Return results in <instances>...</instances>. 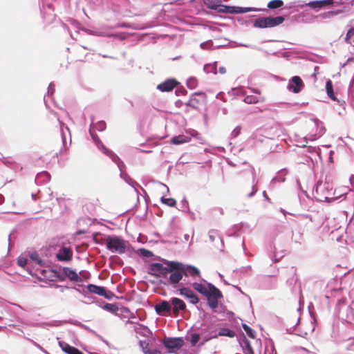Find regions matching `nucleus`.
I'll list each match as a JSON object with an SVG mask.
<instances>
[{
	"label": "nucleus",
	"instance_id": "f257e3e1",
	"mask_svg": "<svg viewBox=\"0 0 354 354\" xmlns=\"http://www.w3.org/2000/svg\"><path fill=\"white\" fill-rule=\"evenodd\" d=\"M203 283L194 282L192 288L207 299L209 306L215 309L218 306V299L223 297L221 292L212 283L203 280Z\"/></svg>",
	"mask_w": 354,
	"mask_h": 354
},
{
	"label": "nucleus",
	"instance_id": "f03ea898",
	"mask_svg": "<svg viewBox=\"0 0 354 354\" xmlns=\"http://www.w3.org/2000/svg\"><path fill=\"white\" fill-rule=\"evenodd\" d=\"M91 135L97 147L99 149L102 150L104 154L109 156L112 160V161L114 162L118 165V169L120 171V178H122L127 183H128L129 185L133 187L136 190V187H140V185L136 181L131 179L126 173L124 163L120 159V158L115 153L106 148V147L103 145V143L102 142V141L100 140L97 136L93 134L92 132Z\"/></svg>",
	"mask_w": 354,
	"mask_h": 354
},
{
	"label": "nucleus",
	"instance_id": "7ed1b4c3",
	"mask_svg": "<svg viewBox=\"0 0 354 354\" xmlns=\"http://www.w3.org/2000/svg\"><path fill=\"white\" fill-rule=\"evenodd\" d=\"M313 194L317 201L329 202L334 198L333 185L326 179L319 180L313 190Z\"/></svg>",
	"mask_w": 354,
	"mask_h": 354
},
{
	"label": "nucleus",
	"instance_id": "20e7f679",
	"mask_svg": "<svg viewBox=\"0 0 354 354\" xmlns=\"http://www.w3.org/2000/svg\"><path fill=\"white\" fill-rule=\"evenodd\" d=\"M106 248L113 253L122 254L125 252L128 242L115 235L108 236L105 239Z\"/></svg>",
	"mask_w": 354,
	"mask_h": 354
},
{
	"label": "nucleus",
	"instance_id": "39448f33",
	"mask_svg": "<svg viewBox=\"0 0 354 354\" xmlns=\"http://www.w3.org/2000/svg\"><path fill=\"white\" fill-rule=\"evenodd\" d=\"M183 267L181 266V263L178 261H174L171 263V270H169V277H166V280L162 281L165 285H171L173 287H176V285L180 282L183 277Z\"/></svg>",
	"mask_w": 354,
	"mask_h": 354
},
{
	"label": "nucleus",
	"instance_id": "423d86ee",
	"mask_svg": "<svg viewBox=\"0 0 354 354\" xmlns=\"http://www.w3.org/2000/svg\"><path fill=\"white\" fill-rule=\"evenodd\" d=\"M174 261H170L167 260H163L162 263H153L149 266V273L151 275H153L158 277H162L166 280V277L169 272V270H171V263H173Z\"/></svg>",
	"mask_w": 354,
	"mask_h": 354
},
{
	"label": "nucleus",
	"instance_id": "0eeeda50",
	"mask_svg": "<svg viewBox=\"0 0 354 354\" xmlns=\"http://www.w3.org/2000/svg\"><path fill=\"white\" fill-rule=\"evenodd\" d=\"M285 19L282 16L259 17L252 22L254 28H273L281 24Z\"/></svg>",
	"mask_w": 354,
	"mask_h": 354
},
{
	"label": "nucleus",
	"instance_id": "6e6552de",
	"mask_svg": "<svg viewBox=\"0 0 354 354\" xmlns=\"http://www.w3.org/2000/svg\"><path fill=\"white\" fill-rule=\"evenodd\" d=\"M335 313L339 319L346 320H352L354 316L352 308L347 305L346 299L344 298L338 300Z\"/></svg>",
	"mask_w": 354,
	"mask_h": 354
},
{
	"label": "nucleus",
	"instance_id": "1a4fd4ad",
	"mask_svg": "<svg viewBox=\"0 0 354 354\" xmlns=\"http://www.w3.org/2000/svg\"><path fill=\"white\" fill-rule=\"evenodd\" d=\"M73 250L69 243H64L57 246L56 257L59 261H68L72 259Z\"/></svg>",
	"mask_w": 354,
	"mask_h": 354
},
{
	"label": "nucleus",
	"instance_id": "9d476101",
	"mask_svg": "<svg viewBox=\"0 0 354 354\" xmlns=\"http://www.w3.org/2000/svg\"><path fill=\"white\" fill-rule=\"evenodd\" d=\"M163 344L169 350V353H175L176 351L182 348L184 344V340L183 337H165Z\"/></svg>",
	"mask_w": 354,
	"mask_h": 354
},
{
	"label": "nucleus",
	"instance_id": "9b49d317",
	"mask_svg": "<svg viewBox=\"0 0 354 354\" xmlns=\"http://www.w3.org/2000/svg\"><path fill=\"white\" fill-rule=\"evenodd\" d=\"M155 310L158 315L160 316H169L171 315V306L170 300L165 301L162 300L160 302L156 304L154 306Z\"/></svg>",
	"mask_w": 354,
	"mask_h": 354
},
{
	"label": "nucleus",
	"instance_id": "f8f14e48",
	"mask_svg": "<svg viewBox=\"0 0 354 354\" xmlns=\"http://www.w3.org/2000/svg\"><path fill=\"white\" fill-rule=\"evenodd\" d=\"M304 87V82L300 77L294 76L290 80L287 86V88L289 91L298 93L300 92Z\"/></svg>",
	"mask_w": 354,
	"mask_h": 354
},
{
	"label": "nucleus",
	"instance_id": "ddd939ff",
	"mask_svg": "<svg viewBox=\"0 0 354 354\" xmlns=\"http://www.w3.org/2000/svg\"><path fill=\"white\" fill-rule=\"evenodd\" d=\"M59 127H60V132L62 139V143L63 146L65 148L68 147V145H70L71 143V135L69 128L65 125V124L60 121L59 119H58Z\"/></svg>",
	"mask_w": 354,
	"mask_h": 354
},
{
	"label": "nucleus",
	"instance_id": "4468645a",
	"mask_svg": "<svg viewBox=\"0 0 354 354\" xmlns=\"http://www.w3.org/2000/svg\"><path fill=\"white\" fill-rule=\"evenodd\" d=\"M171 310L174 315H178L180 310H183L186 308L185 303L180 299L173 297L170 299Z\"/></svg>",
	"mask_w": 354,
	"mask_h": 354
},
{
	"label": "nucleus",
	"instance_id": "2eb2a0df",
	"mask_svg": "<svg viewBox=\"0 0 354 354\" xmlns=\"http://www.w3.org/2000/svg\"><path fill=\"white\" fill-rule=\"evenodd\" d=\"M178 84L175 79H167L157 86V88L162 92L171 91Z\"/></svg>",
	"mask_w": 354,
	"mask_h": 354
},
{
	"label": "nucleus",
	"instance_id": "dca6fc26",
	"mask_svg": "<svg viewBox=\"0 0 354 354\" xmlns=\"http://www.w3.org/2000/svg\"><path fill=\"white\" fill-rule=\"evenodd\" d=\"M87 289L88 290V293H94L100 296H104L105 298H109L107 295L106 289L102 286H98L94 284H88L87 285Z\"/></svg>",
	"mask_w": 354,
	"mask_h": 354
},
{
	"label": "nucleus",
	"instance_id": "f3484780",
	"mask_svg": "<svg viewBox=\"0 0 354 354\" xmlns=\"http://www.w3.org/2000/svg\"><path fill=\"white\" fill-rule=\"evenodd\" d=\"M179 291H180V294L187 297L192 304H196L198 302V297L190 289L183 287V288H181L179 290Z\"/></svg>",
	"mask_w": 354,
	"mask_h": 354
},
{
	"label": "nucleus",
	"instance_id": "a211bd4d",
	"mask_svg": "<svg viewBox=\"0 0 354 354\" xmlns=\"http://www.w3.org/2000/svg\"><path fill=\"white\" fill-rule=\"evenodd\" d=\"M181 266L183 267V275L188 277H194L200 274V270L195 266L191 265H187L181 263Z\"/></svg>",
	"mask_w": 354,
	"mask_h": 354
},
{
	"label": "nucleus",
	"instance_id": "6ab92c4d",
	"mask_svg": "<svg viewBox=\"0 0 354 354\" xmlns=\"http://www.w3.org/2000/svg\"><path fill=\"white\" fill-rule=\"evenodd\" d=\"M239 342L244 354H254L250 342L244 335L240 337Z\"/></svg>",
	"mask_w": 354,
	"mask_h": 354
},
{
	"label": "nucleus",
	"instance_id": "aec40b11",
	"mask_svg": "<svg viewBox=\"0 0 354 354\" xmlns=\"http://www.w3.org/2000/svg\"><path fill=\"white\" fill-rule=\"evenodd\" d=\"M59 345L62 350L66 354H83L80 350L75 347L70 346L68 344L64 342L59 341Z\"/></svg>",
	"mask_w": 354,
	"mask_h": 354
},
{
	"label": "nucleus",
	"instance_id": "412c9836",
	"mask_svg": "<svg viewBox=\"0 0 354 354\" xmlns=\"http://www.w3.org/2000/svg\"><path fill=\"white\" fill-rule=\"evenodd\" d=\"M332 3L333 2L328 0H317L310 1L308 3H305V5L308 6L312 9H317L328 6Z\"/></svg>",
	"mask_w": 354,
	"mask_h": 354
},
{
	"label": "nucleus",
	"instance_id": "4be33fe9",
	"mask_svg": "<svg viewBox=\"0 0 354 354\" xmlns=\"http://www.w3.org/2000/svg\"><path fill=\"white\" fill-rule=\"evenodd\" d=\"M326 91L328 96L331 100H333L334 101H337V102L339 103V104H341V105H343V104L345 103V102L344 100L340 101V100H337L335 97V96L334 95L333 83H332L331 80H330L326 81Z\"/></svg>",
	"mask_w": 354,
	"mask_h": 354
},
{
	"label": "nucleus",
	"instance_id": "5701e85b",
	"mask_svg": "<svg viewBox=\"0 0 354 354\" xmlns=\"http://www.w3.org/2000/svg\"><path fill=\"white\" fill-rule=\"evenodd\" d=\"M62 274L68 277L71 281H77L80 280V277L77 272L69 268H64L62 269Z\"/></svg>",
	"mask_w": 354,
	"mask_h": 354
},
{
	"label": "nucleus",
	"instance_id": "b1692460",
	"mask_svg": "<svg viewBox=\"0 0 354 354\" xmlns=\"http://www.w3.org/2000/svg\"><path fill=\"white\" fill-rule=\"evenodd\" d=\"M251 174H252V191L248 194V198H252V196H254V194L257 193V190H258V188H257V184H258V180L257 179V176H256V171H255V169L254 167H252L251 168Z\"/></svg>",
	"mask_w": 354,
	"mask_h": 354
},
{
	"label": "nucleus",
	"instance_id": "393cba45",
	"mask_svg": "<svg viewBox=\"0 0 354 354\" xmlns=\"http://www.w3.org/2000/svg\"><path fill=\"white\" fill-rule=\"evenodd\" d=\"M288 174L286 169H281L279 171L277 176L273 178L270 182V187L273 188L276 182H284L286 178L285 176Z\"/></svg>",
	"mask_w": 354,
	"mask_h": 354
},
{
	"label": "nucleus",
	"instance_id": "a878e982",
	"mask_svg": "<svg viewBox=\"0 0 354 354\" xmlns=\"http://www.w3.org/2000/svg\"><path fill=\"white\" fill-rule=\"evenodd\" d=\"M259 10L257 8H252V7H239V6H232L231 13L230 14H242L245 13L250 11H257Z\"/></svg>",
	"mask_w": 354,
	"mask_h": 354
},
{
	"label": "nucleus",
	"instance_id": "bb28decb",
	"mask_svg": "<svg viewBox=\"0 0 354 354\" xmlns=\"http://www.w3.org/2000/svg\"><path fill=\"white\" fill-rule=\"evenodd\" d=\"M197 95H201L203 97H205V94L203 92H196L189 97V101L186 103L187 106H189L192 107H196L199 104V100L196 99V96Z\"/></svg>",
	"mask_w": 354,
	"mask_h": 354
},
{
	"label": "nucleus",
	"instance_id": "cd10ccee",
	"mask_svg": "<svg viewBox=\"0 0 354 354\" xmlns=\"http://www.w3.org/2000/svg\"><path fill=\"white\" fill-rule=\"evenodd\" d=\"M257 95H248L244 97V102L246 104H256L261 102L260 92L259 91H255Z\"/></svg>",
	"mask_w": 354,
	"mask_h": 354
},
{
	"label": "nucleus",
	"instance_id": "c85d7f7f",
	"mask_svg": "<svg viewBox=\"0 0 354 354\" xmlns=\"http://www.w3.org/2000/svg\"><path fill=\"white\" fill-rule=\"evenodd\" d=\"M50 179V174L46 171L39 173L35 177V183L37 184H41L48 183Z\"/></svg>",
	"mask_w": 354,
	"mask_h": 354
},
{
	"label": "nucleus",
	"instance_id": "c756f323",
	"mask_svg": "<svg viewBox=\"0 0 354 354\" xmlns=\"http://www.w3.org/2000/svg\"><path fill=\"white\" fill-rule=\"evenodd\" d=\"M189 140L190 138L189 136L182 134L173 137L171 140V143L174 145H181L189 142Z\"/></svg>",
	"mask_w": 354,
	"mask_h": 354
},
{
	"label": "nucleus",
	"instance_id": "7c9ffc66",
	"mask_svg": "<svg viewBox=\"0 0 354 354\" xmlns=\"http://www.w3.org/2000/svg\"><path fill=\"white\" fill-rule=\"evenodd\" d=\"M92 123H93V121H92ZM91 128H95V129H97V131H104L105 129H106V123L104 122V121H99L98 122H97L95 124H91V128L89 129V132H90V135L91 136H92L91 135V132L93 133V134L94 135H96L93 131V130L91 129ZM92 138V140L93 139V137ZM94 141V140H93ZM95 143V142H93Z\"/></svg>",
	"mask_w": 354,
	"mask_h": 354
},
{
	"label": "nucleus",
	"instance_id": "2f4dec72",
	"mask_svg": "<svg viewBox=\"0 0 354 354\" xmlns=\"http://www.w3.org/2000/svg\"><path fill=\"white\" fill-rule=\"evenodd\" d=\"M64 322L60 320H53L49 322L39 324V326L42 328L50 327H58L64 324Z\"/></svg>",
	"mask_w": 354,
	"mask_h": 354
},
{
	"label": "nucleus",
	"instance_id": "473e14b6",
	"mask_svg": "<svg viewBox=\"0 0 354 354\" xmlns=\"http://www.w3.org/2000/svg\"><path fill=\"white\" fill-rule=\"evenodd\" d=\"M217 62L207 64L204 66L203 70L207 73L216 74Z\"/></svg>",
	"mask_w": 354,
	"mask_h": 354
},
{
	"label": "nucleus",
	"instance_id": "72a5a7b5",
	"mask_svg": "<svg viewBox=\"0 0 354 354\" xmlns=\"http://www.w3.org/2000/svg\"><path fill=\"white\" fill-rule=\"evenodd\" d=\"M218 336H226L229 337H234L236 335L235 332L227 328H221L218 333Z\"/></svg>",
	"mask_w": 354,
	"mask_h": 354
},
{
	"label": "nucleus",
	"instance_id": "f704fd0d",
	"mask_svg": "<svg viewBox=\"0 0 354 354\" xmlns=\"http://www.w3.org/2000/svg\"><path fill=\"white\" fill-rule=\"evenodd\" d=\"M221 0H203L204 4L209 9L215 10L218 4L221 3Z\"/></svg>",
	"mask_w": 354,
	"mask_h": 354
},
{
	"label": "nucleus",
	"instance_id": "c9c22d12",
	"mask_svg": "<svg viewBox=\"0 0 354 354\" xmlns=\"http://www.w3.org/2000/svg\"><path fill=\"white\" fill-rule=\"evenodd\" d=\"M30 260L33 263L42 266L43 261L40 259L39 254L37 252H32L29 254Z\"/></svg>",
	"mask_w": 354,
	"mask_h": 354
},
{
	"label": "nucleus",
	"instance_id": "e433bc0d",
	"mask_svg": "<svg viewBox=\"0 0 354 354\" xmlns=\"http://www.w3.org/2000/svg\"><path fill=\"white\" fill-rule=\"evenodd\" d=\"M283 6V1L282 0H272L268 3V8L269 9H277Z\"/></svg>",
	"mask_w": 354,
	"mask_h": 354
},
{
	"label": "nucleus",
	"instance_id": "4c0bfd02",
	"mask_svg": "<svg viewBox=\"0 0 354 354\" xmlns=\"http://www.w3.org/2000/svg\"><path fill=\"white\" fill-rule=\"evenodd\" d=\"M75 289L82 295H84L86 298L89 299H91V297L88 295V290L87 289V286L79 285L77 287H75Z\"/></svg>",
	"mask_w": 354,
	"mask_h": 354
},
{
	"label": "nucleus",
	"instance_id": "58836bf2",
	"mask_svg": "<svg viewBox=\"0 0 354 354\" xmlns=\"http://www.w3.org/2000/svg\"><path fill=\"white\" fill-rule=\"evenodd\" d=\"M231 9H232V6H226V5H223V4H221V3H220L218 4L217 8L215 9V10H216L217 12H221V13H229V14H230L231 13Z\"/></svg>",
	"mask_w": 354,
	"mask_h": 354
},
{
	"label": "nucleus",
	"instance_id": "ea45409f",
	"mask_svg": "<svg viewBox=\"0 0 354 354\" xmlns=\"http://www.w3.org/2000/svg\"><path fill=\"white\" fill-rule=\"evenodd\" d=\"M161 202L169 207H174L176 204V200L172 198H165L162 197L160 199Z\"/></svg>",
	"mask_w": 354,
	"mask_h": 354
},
{
	"label": "nucleus",
	"instance_id": "a19ab883",
	"mask_svg": "<svg viewBox=\"0 0 354 354\" xmlns=\"http://www.w3.org/2000/svg\"><path fill=\"white\" fill-rule=\"evenodd\" d=\"M198 81L195 77H189L187 81V86L189 89H194L197 86Z\"/></svg>",
	"mask_w": 354,
	"mask_h": 354
},
{
	"label": "nucleus",
	"instance_id": "79ce46f5",
	"mask_svg": "<svg viewBox=\"0 0 354 354\" xmlns=\"http://www.w3.org/2000/svg\"><path fill=\"white\" fill-rule=\"evenodd\" d=\"M242 326L249 337H250L252 338L255 337L256 332L253 329H252L249 326H248L245 324H243Z\"/></svg>",
	"mask_w": 354,
	"mask_h": 354
},
{
	"label": "nucleus",
	"instance_id": "37998d69",
	"mask_svg": "<svg viewBox=\"0 0 354 354\" xmlns=\"http://www.w3.org/2000/svg\"><path fill=\"white\" fill-rule=\"evenodd\" d=\"M218 333L215 331V330H211L209 332V333L207 334V337H204V341L202 342L200 345H203L204 344L205 342H207V341L213 339V338H216L218 337Z\"/></svg>",
	"mask_w": 354,
	"mask_h": 354
},
{
	"label": "nucleus",
	"instance_id": "c03bdc74",
	"mask_svg": "<svg viewBox=\"0 0 354 354\" xmlns=\"http://www.w3.org/2000/svg\"><path fill=\"white\" fill-rule=\"evenodd\" d=\"M354 37V28H351L346 35L345 41L347 44H352L351 39Z\"/></svg>",
	"mask_w": 354,
	"mask_h": 354
},
{
	"label": "nucleus",
	"instance_id": "a18cd8bd",
	"mask_svg": "<svg viewBox=\"0 0 354 354\" xmlns=\"http://www.w3.org/2000/svg\"><path fill=\"white\" fill-rule=\"evenodd\" d=\"M28 259L26 256L21 255L17 259V264L21 267L25 268V266L28 264Z\"/></svg>",
	"mask_w": 354,
	"mask_h": 354
},
{
	"label": "nucleus",
	"instance_id": "49530a36",
	"mask_svg": "<svg viewBox=\"0 0 354 354\" xmlns=\"http://www.w3.org/2000/svg\"><path fill=\"white\" fill-rule=\"evenodd\" d=\"M180 210L185 212H189V203L185 198H183L180 202Z\"/></svg>",
	"mask_w": 354,
	"mask_h": 354
},
{
	"label": "nucleus",
	"instance_id": "de8ad7c7",
	"mask_svg": "<svg viewBox=\"0 0 354 354\" xmlns=\"http://www.w3.org/2000/svg\"><path fill=\"white\" fill-rule=\"evenodd\" d=\"M230 46L231 48L243 46V47H246V48H253V49H256L257 48V47L254 46L249 45V44H241V43H238L236 41H232L230 43Z\"/></svg>",
	"mask_w": 354,
	"mask_h": 354
},
{
	"label": "nucleus",
	"instance_id": "09e8293b",
	"mask_svg": "<svg viewBox=\"0 0 354 354\" xmlns=\"http://www.w3.org/2000/svg\"><path fill=\"white\" fill-rule=\"evenodd\" d=\"M200 336L201 335L198 333H196L191 334L190 344H192V346H194L196 345V344L200 339Z\"/></svg>",
	"mask_w": 354,
	"mask_h": 354
},
{
	"label": "nucleus",
	"instance_id": "8fccbe9b",
	"mask_svg": "<svg viewBox=\"0 0 354 354\" xmlns=\"http://www.w3.org/2000/svg\"><path fill=\"white\" fill-rule=\"evenodd\" d=\"M140 346L145 354H148L150 349L149 348V343L146 341H140Z\"/></svg>",
	"mask_w": 354,
	"mask_h": 354
},
{
	"label": "nucleus",
	"instance_id": "3c124183",
	"mask_svg": "<svg viewBox=\"0 0 354 354\" xmlns=\"http://www.w3.org/2000/svg\"><path fill=\"white\" fill-rule=\"evenodd\" d=\"M213 47V42L212 40H208L201 44V48L204 50H208Z\"/></svg>",
	"mask_w": 354,
	"mask_h": 354
},
{
	"label": "nucleus",
	"instance_id": "603ef678",
	"mask_svg": "<svg viewBox=\"0 0 354 354\" xmlns=\"http://www.w3.org/2000/svg\"><path fill=\"white\" fill-rule=\"evenodd\" d=\"M283 257V254L281 253H274L273 255L270 256V258L273 262H278Z\"/></svg>",
	"mask_w": 354,
	"mask_h": 354
},
{
	"label": "nucleus",
	"instance_id": "864d4df0",
	"mask_svg": "<svg viewBox=\"0 0 354 354\" xmlns=\"http://www.w3.org/2000/svg\"><path fill=\"white\" fill-rule=\"evenodd\" d=\"M241 133V127H236L231 133V138H234L237 137Z\"/></svg>",
	"mask_w": 354,
	"mask_h": 354
},
{
	"label": "nucleus",
	"instance_id": "5fc2aeb1",
	"mask_svg": "<svg viewBox=\"0 0 354 354\" xmlns=\"http://www.w3.org/2000/svg\"><path fill=\"white\" fill-rule=\"evenodd\" d=\"M55 92V85L53 82L50 83L48 87V95H52Z\"/></svg>",
	"mask_w": 354,
	"mask_h": 354
},
{
	"label": "nucleus",
	"instance_id": "6e6d98bb",
	"mask_svg": "<svg viewBox=\"0 0 354 354\" xmlns=\"http://www.w3.org/2000/svg\"><path fill=\"white\" fill-rule=\"evenodd\" d=\"M140 252L142 254H143L145 257H150L152 256V252L147 250H145L144 248L142 249H140Z\"/></svg>",
	"mask_w": 354,
	"mask_h": 354
},
{
	"label": "nucleus",
	"instance_id": "4d7b16f0",
	"mask_svg": "<svg viewBox=\"0 0 354 354\" xmlns=\"http://www.w3.org/2000/svg\"><path fill=\"white\" fill-rule=\"evenodd\" d=\"M234 93L236 95H245V92L243 90V88H234L233 89Z\"/></svg>",
	"mask_w": 354,
	"mask_h": 354
},
{
	"label": "nucleus",
	"instance_id": "13d9d810",
	"mask_svg": "<svg viewBox=\"0 0 354 354\" xmlns=\"http://www.w3.org/2000/svg\"><path fill=\"white\" fill-rule=\"evenodd\" d=\"M176 93L177 95H185L187 94V91L184 88H182L180 89H177L176 91Z\"/></svg>",
	"mask_w": 354,
	"mask_h": 354
},
{
	"label": "nucleus",
	"instance_id": "bf43d9fd",
	"mask_svg": "<svg viewBox=\"0 0 354 354\" xmlns=\"http://www.w3.org/2000/svg\"><path fill=\"white\" fill-rule=\"evenodd\" d=\"M114 307V305L113 304H106L104 306V308L107 310H109V311H111L113 310V308Z\"/></svg>",
	"mask_w": 354,
	"mask_h": 354
},
{
	"label": "nucleus",
	"instance_id": "052dcab7",
	"mask_svg": "<svg viewBox=\"0 0 354 354\" xmlns=\"http://www.w3.org/2000/svg\"><path fill=\"white\" fill-rule=\"evenodd\" d=\"M28 340H30L36 347L39 348L41 351H42L43 352H46L45 350L37 342H35V341L30 339H28Z\"/></svg>",
	"mask_w": 354,
	"mask_h": 354
},
{
	"label": "nucleus",
	"instance_id": "680f3d73",
	"mask_svg": "<svg viewBox=\"0 0 354 354\" xmlns=\"http://www.w3.org/2000/svg\"><path fill=\"white\" fill-rule=\"evenodd\" d=\"M308 151L310 153H313L316 151V148L315 147L309 146L307 147Z\"/></svg>",
	"mask_w": 354,
	"mask_h": 354
},
{
	"label": "nucleus",
	"instance_id": "e2e57ef3",
	"mask_svg": "<svg viewBox=\"0 0 354 354\" xmlns=\"http://www.w3.org/2000/svg\"><path fill=\"white\" fill-rule=\"evenodd\" d=\"M218 71L221 74H225L226 73V70L224 66H221Z\"/></svg>",
	"mask_w": 354,
	"mask_h": 354
},
{
	"label": "nucleus",
	"instance_id": "0e129e2a",
	"mask_svg": "<svg viewBox=\"0 0 354 354\" xmlns=\"http://www.w3.org/2000/svg\"><path fill=\"white\" fill-rule=\"evenodd\" d=\"M352 62H354V59H348L345 64L346 66H349Z\"/></svg>",
	"mask_w": 354,
	"mask_h": 354
},
{
	"label": "nucleus",
	"instance_id": "69168bd1",
	"mask_svg": "<svg viewBox=\"0 0 354 354\" xmlns=\"http://www.w3.org/2000/svg\"><path fill=\"white\" fill-rule=\"evenodd\" d=\"M325 131V129L323 127H322L319 131V137L321 136Z\"/></svg>",
	"mask_w": 354,
	"mask_h": 354
},
{
	"label": "nucleus",
	"instance_id": "338daca9",
	"mask_svg": "<svg viewBox=\"0 0 354 354\" xmlns=\"http://www.w3.org/2000/svg\"><path fill=\"white\" fill-rule=\"evenodd\" d=\"M263 196L266 200H267L268 201H270V198L268 197L266 191L263 192Z\"/></svg>",
	"mask_w": 354,
	"mask_h": 354
},
{
	"label": "nucleus",
	"instance_id": "774afa93",
	"mask_svg": "<svg viewBox=\"0 0 354 354\" xmlns=\"http://www.w3.org/2000/svg\"><path fill=\"white\" fill-rule=\"evenodd\" d=\"M148 354H158V351L154 350V351H149V352L148 353Z\"/></svg>",
	"mask_w": 354,
	"mask_h": 354
}]
</instances>
